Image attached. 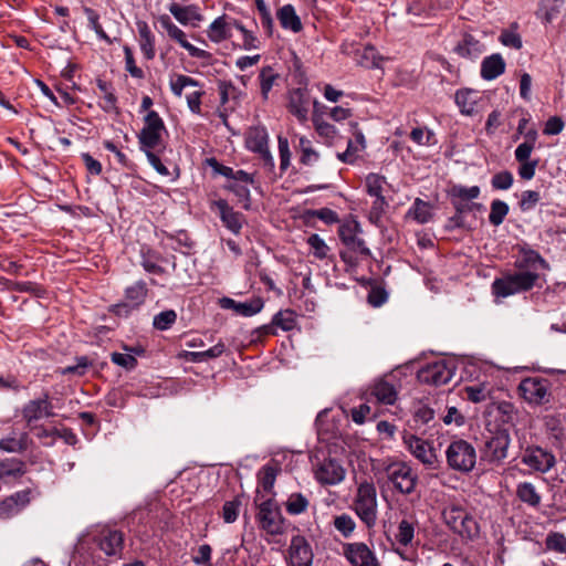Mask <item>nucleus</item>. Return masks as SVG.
Here are the masks:
<instances>
[{
    "label": "nucleus",
    "instance_id": "1",
    "mask_svg": "<svg viewBox=\"0 0 566 566\" xmlns=\"http://www.w3.org/2000/svg\"><path fill=\"white\" fill-rule=\"evenodd\" d=\"M360 233L361 227L356 220H348L342 223L338 229L339 239L345 245V249L339 251V256L350 266L358 264V256L368 258L371 255L364 239L359 237Z\"/></svg>",
    "mask_w": 566,
    "mask_h": 566
},
{
    "label": "nucleus",
    "instance_id": "2",
    "mask_svg": "<svg viewBox=\"0 0 566 566\" xmlns=\"http://www.w3.org/2000/svg\"><path fill=\"white\" fill-rule=\"evenodd\" d=\"M538 280V274L532 271L507 273L497 277L492 283V294L496 298H505L511 295L530 291Z\"/></svg>",
    "mask_w": 566,
    "mask_h": 566
},
{
    "label": "nucleus",
    "instance_id": "3",
    "mask_svg": "<svg viewBox=\"0 0 566 566\" xmlns=\"http://www.w3.org/2000/svg\"><path fill=\"white\" fill-rule=\"evenodd\" d=\"M446 458L450 469L460 473H469L475 467L476 451L470 442L459 439L448 446Z\"/></svg>",
    "mask_w": 566,
    "mask_h": 566
},
{
    "label": "nucleus",
    "instance_id": "4",
    "mask_svg": "<svg viewBox=\"0 0 566 566\" xmlns=\"http://www.w3.org/2000/svg\"><path fill=\"white\" fill-rule=\"evenodd\" d=\"M354 510L360 521L368 528H371L376 525L377 492L373 483L363 482L359 484L356 497L354 500Z\"/></svg>",
    "mask_w": 566,
    "mask_h": 566
},
{
    "label": "nucleus",
    "instance_id": "5",
    "mask_svg": "<svg viewBox=\"0 0 566 566\" xmlns=\"http://www.w3.org/2000/svg\"><path fill=\"white\" fill-rule=\"evenodd\" d=\"M165 124L159 114L149 111L144 118V127L137 135L139 148L142 151H150L157 149L163 143V132Z\"/></svg>",
    "mask_w": 566,
    "mask_h": 566
},
{
    "label": "nucleus",
    "instance_id": "6",
    "mask_svg": "<svg viewBox=\"0 0 566 566\" xmlns=\"http://www.w3.org/2000/svg\"><path fill=\"white\" fill-rule=\"evenodd\" d=\"M552 382L543 377H527L518 385L521 397L530 405L542 406L552 399Z\"/></svg>",
    "mask_w": 566,
    "mask_h": 566
},
{
    "label": "nucleus",
    "instance_id": "7",
    "mask_svg": "<svg viewBox=\"0 0 566 566\" xmlns=\"http://www.w3.org/2000/svg\"><path fill=\"white\" fill-rule=\"evenodd\" d=\"M256 520L261 530L269 535L275 536L284 533V517L279 504L272 499H268L259 504Z\"/></svg>",
    "mask_w": 566,
    "mask_h": 566
},
{
    "label": "nucleus",
    "instance_id": "8",
    "mask_svg": "<svg viewBox=\"0 0 566 566\" xmlns=\"http://www.w3.org/2000/svg\"><path fill=\"white\" fill-rule=\"evenodd\" d=\"M388 481L401 494H411L418 483V475L406 462H392L385 469Z\"/></svg>",
    "mask_w": 566,
    "mask_h": 566
},
{
    "label": "nucleus",
    "instance_id": "9",
    "mask_svg": "<svg viewBox=\"0 0 566 566\" xmlns=\"http://www.w3.org/2000/svg\"><path fill=\"white\" fill-rule=\"evenodd\" d=\"M454 371L455 366L452 363L441 359L422 367L418 371L417 378L422 384L441 386L452 379Z\"/></svg>",
    "mask_w": 566,
    "mask_h": 566
},
{
    "label": "nucleus",
    "instance_id": "10",
    "mask_svg": "<svg viewBox=\"0 0 566 566\" xmlns=\"http://www.w3.org/2000/svg\"><path fill=\"white\" fill-rule=\"evenodd\" d=\"M511 437L506 429H500L486 438L483 448V458L490 463H501L507 458Z\"/></svg>",
    "mask_w": 566,
    "mask_h": 566
},
{
    "label": "nucleus",
    "instance_id": "11",
    "mask_svg": "<svg viewBox=\"0 0 566 566\" xmlns=\"http://www.w3.org/2000/svg\"><path fill=\"white\" fill-rule=\"evenodd\" d=\"M403 442L410 453L418 459L426 468L436 470L439 467V459L432 444L413 434L406 436Z\"/></svg>",
    "mask_w": 566,
    "mask_h": 566
},
{
    "label": "nucleus",
    "instance_id": "12",
    "mask_svg": "<svg viewBox=\"0 0 566 566\" xmlns=\"http://www.w3.org/2000/svg\"><path fill=\"white\" fill-rule=\"evenodd\" d=\"M247 147L258 153L270 169L274 167V160L269 149V135L264 127H251L247 133Z\"/></svg>",
    "mask_w": 566,
    "mask_h": 566
},
{
    "label": "nucleus",
    "instance_id": "13",
    "mask_svg": "<svg viewBox=\"0 0 566 566\" xmlns=\"http://www.w3.org/2000/svg\"><path fill=\"white\" fill-rule=\"evenodd\" d=\"M161 28L167 32L168 36L179 43L189 55L197 59H207L210 54L187 41L185 32L178 28L170 19L169 15L163 14L158 18Z\"/></svg>",
    "mask_w": 566,
    "mask_h": 566
},
{
    "label": "nucleus",
    "instance_id": "14",
    "mask_svg": "<svg viewBox=\"0 0 566 566\" xmlns=\"http://www.w3.org/2000/svg\"><path fill=\"white\" fill-rule=\"evenodd\" d=\"M343 554L352 566H380L374 552L361 542L343 544Z\"/></svg>",
    "mask_w": 566,
    "mask_h": 566
},
{
    "label": "nucleus",
    "instance_id": "15",
    "mask_svg": "<svg viewBox=\"0 0 566 566\" xmlns=\"http://www.w3.org/2000/svg\"><path fill=\"white\" fill-rule=\"evenodd\" d=\"M522 463L537 472L546 473L555 465L556 460L552 452L541 447H527L522 455Z\"/></svg>",
    "mask_w": 566,
    "mask_h": 566
},
{
    "label": "nucleus",
    "instance_id": "16",
    "mask_svg": "<svg viewBox=\"0 0 566 566\" xmlns=\"http://www.w3.org/2000/svg\"><path fill=\"white\" fill-rule=\"evenodd\" d=\"M313 558L312 547L305 537L293 536L289 547V566H312Z\"/></svg>",
    "mask_w": 566,
    "mask_h": 566
},
{
    "label": "nucleus",
    "instance_id": "17",
    "mask_svg": "<svg viewBox=\"0 0 566 566\" xmlns=\"http://www.w3.org/2000/svg\"><path fill=\"white\" fill-rule=\"evenodd\" d=\"M314 474L321 484L335 485L344 480L345 470L335 459L326 458L316 465Z\"/></svg>",
    "mask_w": 566,
    "mask_h": 566
},
{
    "label": "nucleus",
    "instance_id": "18",
    "mask_svg": "<svg viewBox=\"0 0 566 566\" xmlns=\"http://www.w3.org/2000/svg\"><path fill=\"white\" fill-rule=\"evenodd\" d=\"M485 51L484 43L470 32H462L453 52L465 60H478Z\"/></svg>",
    "mask_w": 566,
    "mask_h": 566
},
{
    "label": "nucleus",
    "instance_id": "19",
    "mask_svg": "<svg viewBox=\"0 0 566 566\" xmlns=\"http://www.w3.org/2000/svg\"><path fill=\"white\" fill-rule=\"evenodd\" d=\"M94 542L105 555L117 556L123 551L124 535L117 530H102Z\"/></svg>",
    "mask_w": 566,
    "mask_h": 566
},
{
    "label": "nucleus",
    "instance_id": "20",
    "mask_svg": "<svg viewBox=\"0 0 566 566\" xmlns=\"http://www.w3.org/2000/svg\"><path fill=\"white\" fill-rule=\"evenodd\" d=\"M53 416L54 412L52 411V403L49 400L48 394L40 399L30 400L22 409V417L28 423Z\"/></svg>",
    "mask_w": 566,
    "mask_h": 566
},
{
    "label": "nucleus",
    "instance_id": "21",
    "mask_svg": "<svg viewBox=\"0 0 566 566\" xmlns=\"http://www.w3.org/2000/svg\"><path fill=\"white\" fill-rule=\"evenodd\" d=\"M29 503V490L15 492L0 502V518L7 520L18 515Z\"/></svg>",
    "mask_w": 566,
    "mask_h": 566
},
{
    "label": "nucleus",
    "instance_id": "22",
    "mask_svg": "<svg viewBox=\"0 0 566 566\" xmlns=\"http://www.w3.org/2000/svg\"><path fill=\"white\" fill-rule=\"evenodd\" d=\"M310 95L305 88H294L289 96V111L301 122L308 116Z\"/></svg>",
    "mask_w": 566,
    "mask_h": 566
},
{
    "label": "nucleus",
    "instance_id": "23",
    "mask_svg": "<svg viewBox=\"0 0 566 566\" xmlns=\"http://www.w3.org/2000/svg\"><path fill=\"white\" fill-rule=\"evenodd\" d=\"M219 211L223 224L234 234H238L242 228L243 216L234 211L224 199H219L212 203Z\"/></svg>",
    "mask_w": 566,
    "mask_h": 566
},
{
    "label": "nucleus",
    "instance_id": "24",
    "mask_svg": "<svg viewBox=\"0 0 566 566\" xmlns=\"http://www.w3.org/2000/svg\"><path fill=\"white\" fill-rule=\"evenodd\" d=\"M169 12L179 23L184 25L191 24L192 27H197L198 23L203 20V15L200 13L199 8L195 4L182 7L176 2H172L169 6Z\"/></svg>",
    "mask_w": 566,
    "mask_h": 566
},
{
    "label": "nucleus",
    "instance_id": "25",
    "mask_svg": "<svg viewBox=\"0 0 566 566\" xmlns=\"http://www.w3.org/2000/svg\"><path fill=\"white\" fill-rule=\"evenodd\" d=\"M504 71L505 61L499 53L486 56L481 63V76L486 81L495 80L502 75Z\"/></svg>",
    "mask_w": 566,
    "mask_h": 566
},
{
    "label": "nucleus",
    "instance_id": "26",
    "mask_svg": "<svg viewBox=\"0 0 566 566\" xmlns=\"http://www.w3.org/2000/svg\"><path fill=\"white\" fill-rule=\"evenodd\" d=\"M276 18L281 27L285 30H290L294 33H298L303 30L302 21L292 4L281 7L276 12Z\"/></svg>",
    "mask_w": 566,
    "mask_h": 566
},
{
    "label": "nucleus",
    "instance_id": "27",
    "mask_svg": "<svg viewBox=\"0 0 566 566\" xmlns=\"http://www.w3.org/2000/svg\"><path fill=\"white\" fill-rule=\"evenodd\" d=\"M370 395L381 403L394 405L397 400L398 392L392 384L386 379H379L371 386Z\"/></svg>",
    "mask_w": 566,
    "mask_h": 566
},
{
    "label": "nucleus",
    "instance_id": "28",
    "mask_svg": "<svg viewBox=\"0 0 566 566\" xmlns=\"http://www.w3.org/2000/svg\"><path fill=\"white\" fill-rule=\"evenodd\" d=\"M479 98V92L470 88H462L455 93V104L463 115H473L475 113V105Z\"/></svg>",
    "mask_w": 566,
    "mask_h": 566
},
{
    "label": "nucleus",
    "instance_id": "29",
    "mask_svg": "<svg viewBox=\"0 0 566 566\" xmlns=\"http://www.w3.org/2000/svg\"><path fill=\"white\" fill-rule=\"evenodd\" d=\"M148 294L147 284L144 281H137L125 290V301L132 308H138L146 300Z\"/></svg>",
    "mask_w": 566,
    "mask_h": 566
},
{
    "label": "nucleus",
    "instance_id": "30",
    "mask_svg": "<svg viewBox=\"0 0 566 566\" xmlns=\"http://www.w3.org/2000/svg\"><path fill=\"white\" fill-rule=\"evenodd\" d=\"M137 28L140 38V50L147 60H153L156 54L154 35L144 21H139Z\"/></svg>",
    "mask_w": 566,
    "mask_h": 566
},
{
    "label": "nucleus",
    "instance_id": "31",
    "mask_svg": "<svg viewBox=\"0 0 566 566\" xmlns=\"http://www.w3.org/2000/svg\"><path fill=\"white\" fill-rule=\"evenodd\" d=\"M516 496L518 500L531 507H538L542 501L541 494L531 482H522L516 486Z\"/></svg>",
    "mask_w": 566,
    "mask_h": 566
},
{
    "label": "nucleus",
    "instance_id": "32",
    "mask_svg": "<svg viewBox=\"0 0 566 566\" xmlns=\"http://www.w3.org/2000/svg\"><path fill=\"white\" fill-rule=\"evenodd\" d=\"M207 35L214 43H220L230 38L226 15L218 17L211 22Z\"/></svg>",
    "mask_w": 566,
    "mask_h": 566
},
{
    "label": "nucleus",
    "instance_id": "33",
    "mask_svg": "<svg viewBox=\"0 0 566 566\" xmlns=\"http://www.w3.org/2000/svg\"><path fill=\"white\" fill-rule=\"evenodd\" d=\"M25 473V464L17 458L0 461V479L20 478Z\"/></svg>",
    "mask_w": 566,
    "mask_h": 566
},
{
    "label": "nucleus",
    "instance_id": "34",
    "mask_svg": "<svg viewBox=\"0 0 566 566\" xmlns=\"http://www.w3.org/2000/svg\"><path fill=\"white\" fill-rule=\"evenodd\" d=\"M454 533L459 534L463 538H473L479 534V525L476 521L465 511L460 518L459 525Z\"/></svg>",
    "mask_w": 566,
    "mask_h": 566
},
{
    "label": "nucleus",
    "instance_id": "35",
    "mask_svg": "<svg viewBox=\"0 0 566 566\" xmlns=\"http://www.w3.org/2000/svg\"><path fill=\"white\" fill-rule=\"evenodd\" d=\"M410 216L418 222V223H427L432 219V211L430 203L421 200L420 198H417L410 208L409 212Z\"/></svg>",
    "mask_w": 566,
    "mask_h": 566
},
{
    "label": "nucleus",
    "instance_id": "36",
    "mask_svg": "<svg viewBox=\"0 0 566 566\" xmlns=\"http://www.w3.org/2000/svg\"><path fill=\"white\" fill-rule=\"evenodd\" d=\"M310 505V502L302 493H292L285 502L286 512L291 515H298L304 513Z\"/></svg>",
    "mask_w": 566,
    "mask_h": 566
},
{
    "label": "nucleus",
    "instance_id": "37",
    "mask_svg": "<svg viewBox=\"0 0 566 566\" xmlns=\"http://www.w3.org/2000/svg\"><path fill=\"white\" fill-rule=\"evenodd\" d=\"M509 205L500 199H494L491 202V211L489 214V221L492 226L499 227L503 223L505 217L509 214Z\"/></svg>",
    "mask_w": 566,
    "mask_h": 566
},
{
    "label": "nucleus",
    "instance_id": "38",
    "mask_svg": "<svg viewBox=\"0 0 566 566\" xmlns=\"http://www.w3.org/2000/svg\"><path fill=\"white\" fill-rule=\"evenodd\" d=\"M250 184H241L238 181H228L224 185V189L233 192L240 202H242L244 209H249L251 206V197H250Z\"/></svg>",
    "mask_w": 566,
    "mask_h": 566
},
{
    "label": "nucleus",
    "instance_id": "39",
    "mask_svg": "<svg viewBox=\"0 0 566 566\" xmlns=\"http://www.w3.org/2000/svg\"><path fill=\"white\" fill-rule=\"evenodd\" d=\"M279 470L270 464L261 468L258 473V483L265 491L271 492L277 475Z\"/></svg>",
    "mask_w": 566,
    "mask_h": 566
},
{
    "label": "nucleus",
    "instance_id": "40",
    "mask_svg": "<svg viewBox=\"0 0 566 566\" xmlns=\"http://www.w3.org/2000/svg\"><path fill=\"white\" fill-rule=\"evenodd\" d=\"M7 289L13 292L28 293L36 297H42L45 292L39 284L30 281L9 282Z\"/></svg>",
    "mask_w": 566,
    "mask_h": 566
},
{
    "label": "nucleus",
    "instance_id": "41",
    "mask_svg": "<svg viewBox=\"0 0 566 566\" xmlns=\"http://www.w3.org/2000/svg\"><path fill=\"white\" fill-rule=\"evenodd\" d=\"M277 76L279 75L274 72V70L271 66H264L261 69L259 78L261 94L264 99H268L269 93L272 90Z\"/></svg>",
    "mask_w": 566,
    "mask_h": 566
},
{
    "label": "nucleus",
    "instance_id": "42",
    "mask_svg": "<svg viewBox=\"0 0 566 566\" xmlns=\"http://www.w3.org/2000/svg\"><path fill=\"white\" fill-rule=\"evenodd\" d=\"M480 187L478 186L464 187L462 185H454L450 190L452 200L459 201H470L476 199L480 196Z\"/></svg>",
    "mask_w": 566,
    "mask_h": 566
},
{
    "label": "nucleus",
    "instance_id": "43",
    "mask_svg": "<svg viewBox=\"0 0 566 566\" xmlns=\"http://www.w3.org/2000/svg\"><path fill=\"white\" fill-rule=\"evenodd\" d=\"M468 400L474 403L486 401L490 398V389L484 384L467 386L464 388Z\"/></svg>",
    "mask_w": 566,
    "mask_h": 566
},
{
    "label": "nucleus",
    "instance_id": "44",
    "mask_svg": "<svg viewBox=\"0 0 566 566\" xmlns=\"http://www.w3.org/2000/svg\"><path fill=\"white\" fill-rule=\"evenodd\" d=\"M97 87L103 93L104 104L102 105L103 109L106 112H117L116 102L117 98L113 93L111 84L103 80H97Z\"/></svg>",
    "mask_w": 566,
    "mask_h": 566
},
{
    "label": "nucleus",
    "instance_id": "45",
    "mask_svg": "<svg viewBox=\"0 0 566 566\" xmlns=\"http://www.w3.org/2000/svg\"><path fill=\"white\" fill-rule=\"evenodd\" d=\"M464 512L465 510L462 509L461 506L450 505L442 511V517L444 523L450 527V530L455 532L460 518L462 517Z\"/></svg>",
    "mask_w": 566,
    "mask_h": 566
},
{
    "label": "nucleus",
    "instance_id": "46",
    "mask_svg": "<svg viewBox=\"0 0 566 566\" xmlns=\"http://www.w3.org/2000/svg\"><path fill=\"white\" fill-rule=\"evenodd\" d=\"M415 537L413 524L407 520H402L398 525V532L396 534L397 542L402 546H408L412 543Z\"/></svg>",
    "mask_w": 566,
    "mask_h": 566
},
{
    "label": "nucleus",
    "instance_id": "47",
    "mask_svg": "<svg viewBox=\"0 0 566 566\" xmlns=\"http://www.w3.org/2000/svg\"><path fill=\"white\" fill-rule=\"evenodd\" d=\"M300 149L302 153L300 161L303 165H313L318 160L319 155L315 149H313V147L311 146V142L307 138H300Z\"/></svg>",
    "mask_w": 566,
    "mask_h": 566
},
{
    "label": "nucleus",
    "instance_id": "48",
    "mask_svg": "<svg viewBox=\"0 0 566 566\" xmlns=\"http://www.w3.org/2000/svg\"><path fill=\"white\" fill-rule=\"evenodd\" d=\"M83 10H84L85 15L87 17L91 29L95 31V33L97 34V36L101 40H104V41L111 43L109 36L106 34V32L104 31L103 27L99 23L98 13L88 7H84Z\"/></svg>",
    "mask_w": 566,
    "mask_h": 566
},
{
    "label": "nucleus",
    "instance_id": "49",
    "mask_svg": "<svg viewBox=\"0 0 566 566\" xmlns=\"http://www.w3.org/2000/svg\"><path fill=\"white\" fill-rule=\"evenodd\" d=\"M333 524L334 527L346 538L349 537L356 528L355 521L347 514L336 516Z\"/></svg>",
    "mask_w": 566,
    "mask_h": 566
},
{
    "label": "nucleus",
    "instance_id": "50",
    "mask_svg": "<svg viewBox=\"0 0 566 566\" xmlns=\"http://www.w3.org/2000/svg\"><path fill=\"white\" fill-rule=\"evenodd\" d=\"M295 313L290 310L280 311L272 319V324L281 327L283 331H291L295 326Z\"/></svg>",
    "mask_w": 566,
    "mask_h": 566
},
{
    "label": "nucleus",
    "instance_id": "51",
    "mask_svg": "<svg viewBox=\"0 0 566 566\" xmlns=\"http://www.w3.org/2000/svg\"><path fill=\"white\" fill-rule=\"evenodd\" d=\"M546 547L560 554L566 553V536L562 533H549L545 541Z\"/></svg>",
    "mask_w": 566,
    "mask_h": 566
},
{
    "label": "nucleus",
    "instance_id": "52",
    "mask_svg": "<svg viewBox=\"0 0 566 566\" xmlns=\"http://www.w3.org/2000/svg\"><path fill=\"white\" fill-rule=\"evenodd\" d=\"M385 184V177L377 174H369L366 177V189L371 197L382 196V186Z\"/></svg>",
    "mask_w": 566,
    "mask_h": 566
},
{
    "label": "nucleus",
    "instance_id": "53",
    "mask_svg": "<svg viewBox=\"0 0 566 566\" xmlns=\"http://www.w3.org/2000/svg\"><path fill=\"white\" fill-rule=\"evenodd\" d=\"M177 318V314L174 310H167L164 312H160L154 317V327L159 331H166L168 329Z\"/></svg>",
    "mask_w": 566,
    "mask_h": 566
},
{
    "label": "nucleus",
    "instance_id": "54",
    "mask_svg": "<svg viewBox=\"0 0 566 566\" xmlns=\"http://www.w3.org/2000/svg\"><path fill=\"white\" fill-rule=\"evenodd\" d=\"M307 244L311 247L314 255L317 259L323 260L327 256V252L329 249H328L327 244L325 243V241L318 234H316V233L311 234L307 238Z\"/></svg>",
    "mask_w": 566,
    "mask_h": 566
},
{
    "label": "nucleus",
    "instance_id": "55",
    "mask_svg": "<svg viewBox=\"0 0 566 566\" xmlns=\"http://www.w3.org/2000/svg\"><path fill=\"white\" fill-rule=\"evenodd\" d=\"M514 177L511 171L503 170L492 177L491 185L496 190H507L512 187Z\"/></svg>",
    "mask_w": 566,
    "mask_h": 566
},
{
    "label": "nucleus",
    "instance_id": "56",
    "mask_svg": "<svg viewBox=\"0 0 566 566\" xmlns=\"http://www.w3.org/2000/svg\"><path fill=\"white\" fill-rule=\"evenodd\" d=\"M263 307V302L261 298H254L251 302L240 303L238 302L235 306V313L242 316H252L259 313Z\"/></svg>",
    "mask_w": 566,
    "mask_h": 566
},
{
    "label": "nucleus",
    "instance_id": "57",
    "mask_svg": "<svg viewBox=\"0 0 566 566\" xmlns=\"http://www.w3.org/2000/svg\"><path fill=\"white\" fill-rule=\"evenodd\" d=\"M387 207H388V202L386 201L384 196L375 197V200H374L370 211H369L370 222L378 224L380 222L382 214L385 213V210Z\"/></svg>",
    "mask_w": 566,
    "mask_h": 566
},
{
    "label": "nucleus",
    "instance_id": "58",
    "mask_svg": "<svg viewBox=\"0 0 566 566\" xmlns=\"http://www.w3.org/2000/svg\"><path fill=\"white\" fill-rule=\"evenodd\" d=\"M241 502L238 499L227 501L222 507V517L226 523H233L239 515Z\"/></svg>",
    "mask_w": 566,
    "mask_h": 566
},
{
    "label": "nucleus",
    "instance_id": "59",
    "mask_svg": "<svg viewBox=\"0 0 566 566\" xmlns=\"http://www.w3.org/2000/svg\"><path fill=\"white\" fill-rule=\"evenodd\" d=\"M111 359L115 365L120 366L127 370L134 369L137 365L135 356L128 353H112Z\"/></svg>",
    "mask_w": 566,
    "mask_h": 566
},
{
    "label": "nucleus",
    "instance_id": "60",
    "mask_svg": "<svg viewBox=\"0 0 566 566\" xmlns=\"http://www.w3.org/2000/svg\"><path fill=\"white\" fill-rule=\"evenodd\" d=\"M541 200L538 191L525 190L522 192L520 208L522 211L532 210Z\"/></svg>",
    "mask_w": 566,
    "mask_h": 566
},
{
    "label": "nucleus",
    "instance_id": "61",
    "mask_svg": "<svg viewBox=\"0 0 566 566\" xmlns=\"http://www.w3.org/2000/svg\"><path fill=\"white\" fill-rule=\"evenodd\" d=\"M410 138L418 145H430L434 138V134L422 127L413 128L410 133Z\"/></svg>",
    "mask_w": 566,
    "mask_h": 566
},
{
    "label": "nucleus",
    "instance_id": "62",
    "mask_svg": "<svg viewBox=\"0 0 566 566\" xmlns=\"http://www.w3.org/2000/svg\"><path fill=\"white\" fill-rule=\"evenodd\" d=\"M500 42L509 48L520 50L522 48V39L518 33L512 30H503L500 38Z\"/></svg>",
    "mask_w": 566,
    "mask_h": 566
},
{
    "label": "nucleus",
    "instance_id": "63",
    "mask_svg": "<svg viewBox=\"0 0 566 566\" xmlns=\"http://www.w3.org/2000/svg\"><path fill=\"white\" fill-rule=\"evenodd\" d=\"M431 9L430 0H413L408 7V13L413 17H427Z\"/></svg>",
    "mask_w": 566,
    "mask_h": 566
},
{
    "label": "nucleus",
    "instance_id": "64",
    "mask_svg": "<svg viewBox=\"0 0 566 566\" xmlns=\"http://www.w3.org/2000/svg\"><path fill=\"white\" fill-rule=\"evenodd\" d=\"M434 418V411L426 405H420L416 408L413 413V420L416 424L424 426Z\"/></svg>",
    "mask_w": 566,
    "mask_h": 566
}]
</instances>
